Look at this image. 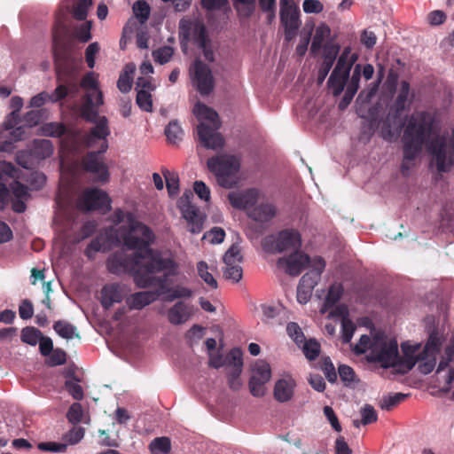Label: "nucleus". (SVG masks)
<instances>
[{
    "label": "nucleus",
    "mask_w": 454,
    "mask_h": 454,
    "mask_svg": "<svg viewBox=\"0 0 454 454\" xmlns=\"http://www.w3.org/2000/svg\"><path fill=\"white\" fill-rule=\"evenodd\" d=\"M128 230L121 234L124 247L136 253L128 254L124 250L109 255L106 267L114 275L132 274L139 288L160 286L165 288L167 277L178 274L177 262L169 257H163L158 251L150 248L154 234L151 229L128 215Z\"/></svg>",
    "instance_id": "nucleus-1"
},
{
    "label": "nucleus",
    "mask_w": 454,
    "mask_h": 454,
    "mask_svg": "<svg viewBox=\"0 0 454 454\" xmlns=\"http://www.w3.org/2000/svg\"><path fill=\"white\" fill-rule=\"evenodd\" d=\"M54 63L58 86L49 95V100L57 103L64 99L68 94H74L78 91L76 82L77 67L75 59L66 48L54 50Z\"/></svg>",
    "instance_id": "nucleus-2"
},
{
    "label": "nucleus",
    "mask_w": 454,
    "mask_h": 454,
    "mask_svg": "<svg viewBox=\"0 0 454 454\" xmlns=\"http://www.w3.org/2000/svg\"><path fill=\"white\" fill-rule=\"evenodd\" d=\"M194 114L201 120L208 121L209 124L201 121L198 127V137L201 145L207 149H219L224 145L223 137L216 130L220 128L219 115L207 106L197 103L193 109Z\"/></svg>",
    "instance_id": "nucleus-3"
},
{
    "label": "nucleus",
    "mask_w": 454,
    "mask_h": 454,
    "mask_svg": "<svg viewBox=\"0 0 454 454\" xmlns=\"http://www.w3.org/2000/svg\"><path fill=\"white\" fill-rule=\"evenodd\" d=\"M208 169L214 173L218 184L223 188H231L236 183V175L239 170V159L233 155L220 154L207 160Z\"/></svg>",
    "instance_id": "nucleus-4"
},
{
    "label": "nucleus",
    "mask_w": 454,
    "mask_h": 454,
    "mask_svg": "<svg viewBox=\"0 0 454 454\" xmlns=\"http://www.w3.org/2000/svg\"><path fill=\"white\" fill-rule=\"evenodd\" d=\"M410 89L411 86L407 81L401 82L400 91L381 125L380 132L385 140L391 141L395 137V131H398L403 125L400 120V115L408 102Z\"/></svg>",
    "instance_id": "nucleus-5"
},
{
    "label": "nucleus",
    "mask_w": 454,
    "mask_h": 454,
    "mask_svg": "<svg viewBox=\"0 0 454 454\" xmlns=\"http://www.w3.org/2000/svg\"><path fill=\"white\" fill-rule=\"evenodd\" d=\"M263 248L270 253H282L288 250L297 251L301 246L300 233L293 229L279 231L277 235H269L262 240Z\"/></svg>",
    "instance_id": "nucleus-6"
},
{
    "label": "nucleus",
    "mask_w": 454,
    "mask_h": 454,
    "mask_svg": "<svg viewBox=\"0 0 454 454\" xmlns=\"http://www.w3.org/2000/svg\"><path fill=\"white\" fill-rule=\"evenodd\" d=\"M371 358L384 368L396 367L399 369L398 343L395 340L376 341L371 348Z\"/></svg>",
    "instance_id": "nucleus-7"
},
{
    "label": "nucleus",
    "mask_w": 454,
    "mask_h": 454,
    "mask_svg": "<svg viewBox=\"0 0 454 454\" xmlns=\"http://www.w3.org/2000/svg\"><path fill=\"white\" fill-rule=\"evenodd\" d=\"M104 153L89 152L82 158V169L90 174L93 183L106 184L109 181L110 173L101 154Z\"/></svg>",
    "instance_id": "nucleus-8"
},
{
    "label": "nucleus",
    "mask_w": 454,
    "mask_h": 454,
    "mask_svg": "<svg viewBox=\"0 0 454 454\" xmlns=\"http://www.w3.org/2000/svg\"><path fill=\"white\" fill-rule=\"evenodd\" d=\"M109 135L108 121L106 117H101L90 132L82 137L81 141L87 148L99 146V149L95 153H106L108 149L107 137Z\"/></svg>",
    "instance_id": "nucleus-9"
},
{
    "label": "nucleus",
    "mask_w": 454,
    "mask_h": 454,
    "mask_svg": "<svg viewBox=\"0 0 454 454\" xmlns=\"http://www.w3.org/2000/svg\"><path fill=\"white\" fill-rule=\"evenodd\" d=\"M179 38L181 44H186L192 39L198 47H204L209 41L205 25L190 20H180Z\"/></svg>",
    "instance_id": "nucleus-10"
},
{
    "label": "nucleus",
    "mask_w": 454,
    "mask_h": 454,
    "mask_svg": "<svg viewBox=\"0 0 454 454\" xmlns=\"http://www.w3.org/2000/svg\"><path fill=\"white\" fill-rule=\"evenodd\" d=\"M78 205L86 211L111 208V200L108 194L98 188H90L83 191L78 199Z\"/></svg>",
    "instance_id": "nucleus-11"
},
{
    "label": "nucleus",
    "mask_w": 454,
    "mask_h": 454,
    "mask_svg": "<svg viewBox=\"0 0 454 454\" xmlns=\"http://www.w3.org/2000/svg\"><path fill=\"white\" fill-rule=\"evenodd\" d=\"M192 82L201 95H209L214 90L215 80L210 67L196 59L192 67Z\"/></svg>",
    "instance_id": "nucleus-12"
},
{
    "label": "nucleus",
    "mask_w": 454,
    "mask_h": 454,
    "mask_svg": "<svg viewBox=\"0 0 454 454\" xmlns=\"http://www.w3.org/2000/svg\"><path fill=\"white\" fill-rule=\"evenodd\" d=\"M441 344V340L435 333L429 335L423 350L420 352V359L424 360L419 365V370L421 373L428 374L434 370Z\"/></svg>",
    "instance_id": "nucleus-13"
},
{
    "label": "nucleus",
    "mask_w": 454,
    "mask_h": 454,
    "mask_svg": "<svg viewBox=\"0 0 454 454\" xmlns=\"http://www.w3.org/2000/svg\"><path fill=\"white\" fill-rule=\"evenodd\" d=\"M279 266L286 267V272L293 277H296L301 273L307 267L312 265V259L299 250L294 251L287 257L279 258L278 261Z\"/></svg>",
    "instance_id": "nucleus-14"
},
{
    "label": "nucleus",
    "mask_w": 454,
    "mask_h": 454,
    "mask_svg": "<svg viewBox=\"0 0 454 454\" xmlns=\"http://www.w3.org/2000/svg\"><path fill=\"white\" fill-rule=\"evenodd\" d=\"M300 15L299 6L280 10V22L284 27L285 40L286 42L292 41L296 36L297 31L301 25Z\"/></svg>",
    "instance_id": "nucleus-15"
},
{
    "label": "nucleus",
    "mask_w": 454,
    "mask_h": 454,
    "mask_svg": "<svg viewBox=\"0 0 454 454\" xmlns=\"http://www.w3.org/2000/svg\"><path fill=\"white\" fill-rule=\"evenodd\" d=\"M259 193V191L254 188L231 192L228 194V200L232 207L249 212L256 204Z\"/></svg>",
    "instance_id": "nucleus-16"
},
{
    "label": "nucleus",
    "mask_w": 454,
    "mask_h": 454,
    "mask_svg": "<svg viewBox=\"0 0 454 454\" xmlns=\"http://www.w3.org/2000/svg\"><path fill=\"white\" fill-rule=\"evenodd\" d=\"M183 217L187 222L188 231L192 234H198L203 230L205 215L200 209L190 202L183 203L180 206Z\"/></svg>",
    "instance_id": "nucleus-17"
},
{
    "label": "nucleus",
    "mask_w": 454,
    "mask_h": 454,
    "mask_svg": "<svg viewBox=\"0 0 454 454\" xmlns=\"http://www.w3.org/2000/svg\"><path fill=\"white\" fill-rule=\"evenodd\" d=\"M104 103L101 90L86 92L81 106V116L87 121L95 122L98 117L97 107Z\"/></svg>",
    "instance_id": "nucleus-18"
},
{
    "label": "nucleus",
    "mask_w": 454,
    "mask_h": 454,
    "mask_svg": "<svg viewBox=\"0 0 454 454\" xmlns=\"http://www.w3.org/2000/svg\"><path fill=\"white\" fill-rule=\"evenodd\" d=\"M403 351V357L399 356V369L398 372L407 373L410 372L417 363L421 364L424 360L420 359L419 344L410 345L404 342L401 345Z\"/></svg>",
    "instance_id": "nucleus-19"
},
{
    "label": "nucleus",
    "mask_w": 454,
    "mask_h": 454,
    "mask_svg": "<svg viewBox=\"0 0 454 454\" xmlns=\"http://www.w3.org/2000/svg\"><path fill=\"white\" fill-rule=\"evenodd\" d=\"M311 270L304 274L300 279L299 284L313 291L314 287L320 280L321 274L325 270V262L321 256H316L312 259Z\"/></svg>",
    "instance_id": "nucleus-20"
},
{
    "label": "nucleus",
    "mask_w": 454,
    "mask_h": 454,
    "mask_svg": "<svg viewBox=\"0 0 454 454\" xmlns=\"http://www.w3.org/2000/svg\"><path fill=\"white\" fill-rule=\"evenodd\" d=\"M192 315V307L184 301H177L167 312L168 320L175 325L184 324Z\"/></svg>",
    "instance_id": "nucleus-21"
},
{
    "label": "nucleus",
    "mask_w": 454,
    "mask_h": 454,
    "mask_svg": "<svg viewBox=\"0 0 454 454\" xmlns=\"http://www.w3.org/2000/svg\"><path fill=\"white\" fill-rule=\"evenodd\" d=\"M160 293L158 291H142L132 294L127 298V305L130 309H142L156 301Z\"/></svg>",
    "instance_id": "nucleus-22"
},
{
    "label": "nucleus",
    "mask_w": 454,
    "mask_h": 454,
    "mask_svg": "<svg viewBox=\"0 0 454 454\" xmlns=\"http://www.w3.org/2000/svg\"><path fill=\"white\" fill-rule=\"evenodd\" d=\"M101 305L105 309H109L114 303L122 301L123 295L118 284H109L101 289Z\"/></svg>",
    "instance_id": "nucleus-23"
},
{
    "label": "nucleus",
    "mask_w": 454,
    "mask_h": 454,
    "mask_svg": "<svg viewBox=\"0 0 454 454\" xmlns=\"http://www.w3.org/2000/svg\"><path fill=\"white\" fill-rule=\"evenodd\" d=\"M449 368V372L445 380L447 388H450L454 382V343L445 348V356L440 361L437 372Z\"/></svg>",
    "instance_id": "nucleus-24"
},
{
    "label": "nucleus",
    "mask_w": 454,
    "mask_h": 454,
    "mask_svg": "<svg viewBox=\"0 0 454 454\" xmlns=\"http://www.w3.org/2000/svg\"><path fill=\"white\" fill-rule=\"evenodd\" d=\"M295 382L292 378L278 380L274 387V397L280 403L289 401L294 395Z\"/></svg>",
    "instance_id": "nucleus-25"
},
{
    "label": "nucleus",
    "mask_w": 454,
    "mask_h": 454,
    "mask_svg": "<svg viewBox=\"0 0 454 454\" xmlns=\"http://www.w3.org/2000/svg\"><path fill=\"white\" fill-rule=\"evenodd\" d=\"M276 215V207L270 203H261L258 206H254L253 208L247 212V215L261 223H266L271 220Z\"/></svg>",
    "instance_id": "nucleus-26"
},
{
    "label": "nucleus",
    "mask_w": 454,
    "mask_h": 454,
    "mask_svg": "<svg viewBox=\"0 0 454 454\" xmlns=\"http://www.w3.org/2000/svg\"><path fill=\"white\" fill-rule=\"evenodd\" d=\"M135 71L136 65L134 63L130 62L124 66L117 81V88L121 93H128L131 90Z\"/></svg>",
    "instance_id": "nucleus-27"
},
{
    "label": "nucleus",
    "mask_w": 454,
    "mask_h": 454,
    "mask_svg": "<svg viewBox=\"0 0 454 454\" xmlns=\"http://www.w3.org/2000/svg\"><path fill=\"white\" fill-rule=\"evenodd\" d=\"M30 149L33 157L40 160L51 157L54 151L52 142L48 139H35Z\"/></svg>",
    "instance_id": "nucleus-28"
},
{
    "label": "nucleus",
    "mask_w": 454,
    "mask_h": 454,
    "mask_svg": "<svg viewBox=\"0 0 454 454\" xmlns=\"http://www.w3.org/2000/svg\"><path fill=\"white\" fill-rule=\"evenodd\" d=\"M331 35V29L325 23H321L316 28V32L310 46V51L312 54H317L323 47L324 42L329 38Z\"/></svg>",
    "instance_id": "nucleus-29"
},
{
    "label": "nucleus",
    "mask_w": 454,
    "mask_h": 454,
    "mask_svg": "<svg viewBox=\"0 0 454 454\" xmlns=\"http://www.w3.org/2000/svg\"><path fill=\"white\" fill-rule=\"evenodd\" d=\"M349 51V48H345L341 55L339 57L337 64L331 74V82L335 79L338 74L348 77L349 71L352 67V63L348 61Z\"/></svg>",
    "instance_id": "nucleus-30"
},
{
    "label": "nucleus",
    "mask_w": 454,
    "mask_h": 454,
    "mask_svg": "<svg viewBox=\"0 0 454 454\" xmlns=\"http://www.w3.org/2000/svg\"><path fill=\"white\" fill-rule=\"evenodd\" d=\"M421 151L409 148L406 145H403V160L401 164V173L403 176H408L410 170L414 166V161L421 153Z\"/></svg>",
    "instance_id": "nucleus-31"
},
{
    "label": "nucleus",
    "mask_w": 454,
    "mask_h": 454,
    "mask_svg": "<svg viewBox=\"0 0 454 454\" xmlns=\"http://www.w3.org/2000/svg\"><path fill=\"white\" fill-rule=\"evenodd\" d=\"M168 278V277L166 278V279ZM160 293V294H167L168 296H167V301H172L176 299H179V298H189L192 296V292L191 289L187 288V287H184V286H173V287H167V280L165 281V288L161 289L160 286H156Z\"/></svg>",
    "instance_id": "nucleus-32"
},
{
    "label": "nucleus",
    "mask_w": 454,
    "mask_h": 454,
    "mask_svg": "<svg viewBox=\"0 0 454 454\" xmlns=\"http://www.w3.org/2000/svg\"><path fill=\"white\" fill-rule=\"evenodd\" d=\"M361 419H354L352 424L355 427L358 428L361 425L366 426L372 424L378 420V414L374 407L371 404H364L360 410Z\"/></svg>",
    "instance_id": "nucleus-33"
},
{
    "label": "nucleus",
    "mask_w": 454,
    "mask_h": 454,
    "mask_svg": "<svg viewBox=\"0 0 454 454\" xmlns=\"http://www.w3.org/2000/svg\"><path fill=\"white\" fill-rule=\"evenodd\" d=\"M53 329L60 337L67 340L72 339L74 336L79 337V334L75 333L76 327L64 320L56 321L53 325Z\"/></svg>",
    "instance_id": "nucleus-34"
},
{
    "label": "nucleus",
    "mask_w": 454,
    "mask_h": 454,
    "mask_svg": "<svg viewBox=\"0 0 454 454\" xmlns=\"http://www.w3.org/2000/svg\"><path fill=\"white\" fill-rule=\"evenodd\" d=\"M66 130L65 125L60 122H47L40 127V134L45 137H60Z\"/></svg>",
    "instance_id": "nucleus-35"
},
{
    "label": "nucleus",
    "mask_w": 454,
    "mask_h": 454,
    "mask_svg": "<svg viewBox=\"0 0 454 454\" xmlns=\"http://www.w3.org/2000/svg\"><path fill=\"white\" fill-rule=\"evenodd\" d=\"M409 395L403 393H395L394 395H388L383 396L380 401V407L384 411H391L397 405H399L402 402H403Z\"/></svg>",
    "instance_id": "nucleus-36"
},
{
    "label": "nucleus",
    "mask_w": 454,
    "mask_h": 454,
    "mask_svg": "<svg viewBox=\"0 0 454 454\" xmlns=\"http://www.w3.org/2000/svg\"><path fill=\"white\" fill-rule=\"evenodd\" d=\"M343 291L341 284L332 285L324 301L325 307L333 308L340 300Z\"/></svg>",
    "instance_id": "nucleus-37"
},
{
    "label": "nucleus",
    "mask_w": 454,
    "mask_h": 454,
    "mask_svg": "<svg viewBox=\"0 0 454 454\" xmlns=\"http://www.w3.org/2000/svg\"><path fill=\"white\" fill-rule=\"evenodd\" d=\"M208 269L207 263L204 261H200L197 263V271L200 278L212 289H216L218 287L217 281L208 271Z\"/></svg>",
    "instance_id": "nucleus-38"
},
{
    "label": "nucleus",
    "mask_w": 454,
    "mask_h": 454,
    "mask_svg": "<svg viewBox=\"0 0 454 454\" xmlns=\"http://www.w3.org/2000/svg\"><path fill=\"white\" fill-rule=\"evenodd\" d=\"M149 449L153 454L164 453L167 454L171 450V442L169 438L162 436L157 437L152 441Z\"/></svg>",
    "instance_id": "nucleus-39"
},
{
    "label": "nucleus",
    "mask_w": 454,
    "mask_h": 454,
    "mask_svg": "<svg viewBox=\"0 0 454 454\" xmlns=\"http://www.w3.org/2000/svg\"><path fill=\"white\" fill-rule=\"evenodd\" d=\"M167 139L171 144H176L182 140L184 131L176 121H171L165 129Z\"/></svg>",
    "instance_id": "nucleus-40"
},
{
    "label": "nucleus",
    "mask_w": 454,
    "mask_h": 454,
    "mask_svg": "<svg viewBox=\"0 0 454 454\" xmlns=\"http://www.w3.org/2000/svg\"><path fill=\"white\" fill-rule=\"evenodd\" d=\"M302 350L306 358L309 361H314L320 354L321 347L319 342L314 339H309L302 343Z\"/></svg>",
    "instance_id": "nucleus-41"
},
{
    "label": "nucleus",
    "mask_w": 454,
    "mask_h": 454,
    "mask_svg": "<svg viewBox=\"0 0 454 454\" xmlns=\"http://www.w3.org/2000/svg\"><path fill=\"white\" fill-rule=\"evenodd\" d=\"M243 353L239 348H233L225 356L226 365L232 369H240L243 367Z\"/></svg>",
    "instance_id": "nucleus-42"
},
{
    "label": "nucleus",
    "mask_w": 454,
    "mask_h": 454,
    "mask_svg": "<svg viewBox=\"0 0 454 454\" xmlns=\"http://www.w3.org/2000/svg\"><path fill=\"white\" fill-rule=\"evenodd\" d=\"M166 181V186L170 196H175L179 192V178L176 174L171 173L168 169L161 170Z\"/></svg>",
    "instance_id": "nucleus-43"
},
{
    "label": "nucleus",
    "mask_w": 454,
    "mask_h": 454,
    "mask_svg": "<svg viewBox=\"0 0 454 454\" xmlns=\"http://www.w3.org/2000/svg\"><path fill=\"white\" fill-rule=\"evenodd\" d=\"M151 8L145 0L137 1L133 5V12L142 24L148 20Z\"/></svg>",
    "instance_id": "nucleus-44"
},
{
    "label": "nucleus",
    "mask_w": 454,
    "mask_h": 454,
    "mask_svg": "<svg viewBox=\"0 0 454 454\" xmlns=\"http://www.w3.org/2000/svg\"><path fill=\"white\" fill-rule=\"evenodd\" d=\"M43 333L40 330L27 326L22 329L21 331V340L25 343H27L32 346H35Z\"/></svg>",
    "instance_id": "nucleus-45"
},
{
    "label": "nucleus",
    "mask_w": 454,
    "mask_h": 454,
    "mask_svg": "<svg viewBox=\"0 0 454 454\" xmlns=\"http://www.w3.org/2000/svg\"><path fill=\"white\" fill-rule=\"evenodd\" d=\"M136 102L141 110L148 113L153 112L152 95L148 90H137Z\"/></svg>",
    "instance_id": "nucleus-46"
},
{
    "label": "nucleus",
    "mask_w": 454,
    "mask_h": 454,
    "mask_svg": "<svg viewBox=\"0 0 454 454\" xmlns=\"http://www.w3.org/2000/svg\"><path fill=\"white\" fill-rule=\"evenodd\" d=\"M340 51V46L333 43H326L323 47L324 63L333 66L336 57Z\"/></svg>",
    "instance_id": "nucleus-47"
},
{
    "label": "nucleus",
    "mask_w": 454,
    "mask_h": 454,
    "mask_svg": "<svg viewBox=\"0 0 454 454\" xmlns=\"http://www.w3.org/2000/svg\"><path fill=\"white\" fill-rule=\"evenodd\" d=\"M251 377H255L262 382H268L271 377L270 364L265 362L257 363L253 370Z\"/></svg>",
    "instance_id": "nucleus-48"
},
{
    "label": "nucleus",
    "mask_w": 454,
    "mask_h": 454,
    "mask_svg": "<svg viewBox=\"0 0 454 454\" xmlns=\"http://www.w3.org/2000/svg\"><path fill=\"white\" fill-rule=\"evenodd\" d=\"M174 54V49L170 46H163L153 52L155 62L164 65L170 61Z\"/></svg>",
    "instance_id": "nucleus-49"
},
{
    "label": "nucleus",
    "mask_w": 454,
    "mask_h": 454,
    "mask_svg": "<svg viewBox=\"0 0 454 454\" xmlns=\"http://www.w3.org/2000/svg\"><path fill=\"white\" fill-rule=\"evenodd\" d=\"M242 259L240 248L237 245H232L223 255V262L225 265L237 264L241 262Z\"/></svg>",
    "instance_id": "nucleus-50"
},
{
    "label": "nucleus",
    "mask_w": 454,
    "mask_h": 454,
    "mask_svg": "<svg viewBox=\"0 0 454 454\" xmlns=\"http://www.w3.org/2000/svg\"><path fill=\"white\" fill-rule=\"evenodd\" d=\"M223 274L225 279L238 283L242 278L243 270L239 264H231L225 266Z\"/></svg>",
    "instance_id": "nucleus-51"
},
{
    "label": "nucleus",
    "mask_w": 454,
    "mask_h": 454,
    "mask_svg": "<svg viewBox=\"0 0 454 454\" xmlns=\"http://www.w3.org/2000/svg\"><path fill=\"white\" fill-rule=\"evenodd\" d=\"M92 0H78L74 7L73 16L77 20H84L87 18L88 11Z\"/></svg>",
    "instance_id": "nucleus-52"
},
{
    "label": "nucleus",
    "mask_w": 454,
    "mask_h": 454,
    "mask_svg": "<svg viewBox=\"0 0 454 454\" xmlns=\"http://www.w3.org/2000/svg\"><path fill=\"white\" fill-rule=\"evenodd\" d=\"M320 368L324 372L325 376L329 382L333 383L336 381L337 374L329 356L322 357L320 361Z\"/></svg>",
    "instance_id": "nucleus-53"
},
{
    "label": "nucleus",
    "mask_w": 454,
    "mask_h": 454,
    "mask_svg": "<svg viewBox=\"0 0 454 454\" xmlns=\"http://www.w3.org/2000/svg\"><path fill=\"white\" fill-rule=\"evenodd\" d=\"M286 332L297 345H301L305 341V336L297 323H288L286 325Z\"/></svg>",
    "instance_id": "nucleus-54"
},
{
    "label": "nucleus",
    "mask_w": 454,
    "mask_h": 454,
    "mask_svg": "<svg viewBox=\"0 0 454 454\" xmlns=\"http://www.w3.org/2000/svg\"><path fill=\"white\" fill-rule=\"evenodd\" d=\"M355 330L356 325L349 318H343L341 320V339L343 343L350 342Z\"/></svg>",
    "instance_id": "nucleus-55"
},
{
    "label": "nucleus",
    "mask_w": 454,
    "mask_h": 454,
    "mask_svg": "<svg viewBox=\"0 0 454 454\" xmlns=\"http://www.w3.org/2000/svg\"><path fill=\"white\" fill-rule=\"evenodd\" d=\"M225 238V231L220 227H214L203 235V239H207L211 244H220Z\"/></svg>",
    "instance_id": "nucleus-56"
},
{
    "label": "nucleus",
    "mask_w": 454,
    "mask_h": 454,
    "mask_svg": "<svg viewBox=\"0 0 454 454\" xmlns=\"http://www.w3.org/2000/svg\"><path fill=\"white\" fill-rule=\"evenodd\" d=\"M90 29H91V22L90 21H86V22L82 23V25L75 27V29H74L75 37L82 43H86V42L90 41L91 38Z\"/></svg>",
    "instance_id": "nucleus-57"
},
{
    "label": "nucleus",
    "mask_w": 454,
    "mask_h": 454,
    "mask_svg": "<svg viewBox=\"0 0 454 454\" xmlns=\"http://www.w3.org/2000/svg\"><path fill=\"white\" fill-rule=\"evenodd\" d=\"M361 72H360V66L356 65L355 67V69L353 71L352 76L350 78L349 83L348 85L345 98L348 96L349 92H351V97H354L356 92L357 91L359 88V81H360Z\"/></svg>",
    "instance_id": "nucleus-58"
},
{
    "label": "nucleus",
    "mask_w": 454,
    "mask_h": 454,
    "mask_svg": "<svg viewBox=\"0 0 454 454\" xmlns=\"http://www.w3.org/2000/svg\"><path fill=\"white\" fill-rule=\"evenodd\" d=\"M10 189L17 200H27L29 196L28 188L19 181H13Z\"/></svg>",
    "instance_id": "nucleus-59"
},
{
    "label": "nucleus",
    "mask_w": 454,
    "mask_h": 454,
    "mask_svg": "<svg viewBox=\"0 0 454 454\" xmlns=\"http://www.w3.org/2000/svg\"><path fill=\"white\" fill-rule=\"evenodd\" d=\"M33 153L31 149L20 150L16 153L15 160L16 162L24 168H29L32 164Z\"/></svg>",
    "instance_id": "nucleus-60"
},
{
    "label": "nucleus",
    "mask_w": 454,
    "mask_h": 454,
    "mask_svg": "<svg viewBox=\"0 0 454 454\" xmlns=\"http://www.w3.org/2000/svg\"><path fill=\"white\" fill-rule=\"evenodd\" d=\"M37 448L43 451L60 453L67 450V444L55 442H39Z\"/></svg>",
    "instance_id": "nucleus-61"
},
{
    "label": "nucleus",
    "mask_w": 454,
    "mask_h": 454,
    "mask_svg": "<svg viewBox=\"0 0 454 454\" xmlns=\"http://www.w3.org/2000/svg\"><path fill=\"white\" fill-rule=\"evenodd\" d=\"M82 405L79 403H74L70 406L67 418L69 422L75 425L82 420Z\"/></svg>",
    "instance_id": "nucleus-62"
},
{
    "label": "nucleus",
    "mask_w": 454,
    "mask_h": 454,
    "mask_svg": "<svg viewBox=\"0 0 454 454\" xmlns=\"http://www.w3.org/2000/svg\"><path fill=\"white\" fill-rule=\"evenodd\" d=\"M67 362V354L60 348H56L49 355L48 364L51 366L62 365Z\"/></svg>",
    "instance_id": "nucleus-63"
},
{
    "label": "nucleus",
    "mask_w": 454,
    "mask_h": 454,
    "mask_svg": "<svg viewBox=\"0 0 454 454\" xmlns=\"http://www.w3.org/2000/svg\"><path fill=\"white\" fill-rule=\"evenodd\" d=\"M267 382H262L255 377H251L249 380V390L250 393L255 397H261L264 395L265 387Z\"/></svg>",
    "instance_id": "nucleus-64"
}]
</instances>
